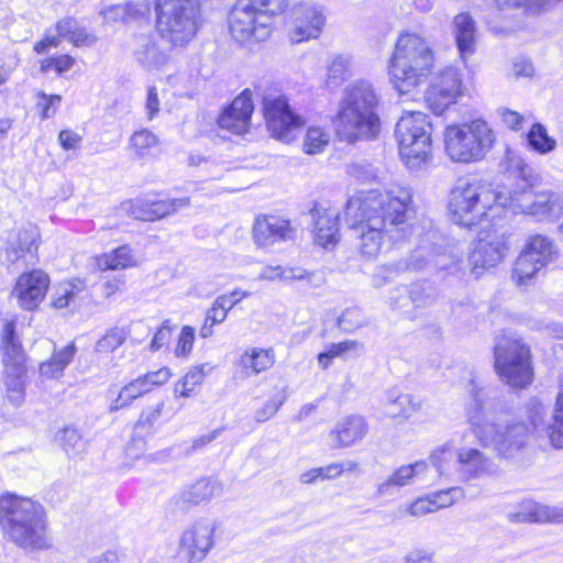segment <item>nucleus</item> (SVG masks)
Segmentation results:
<instances>
[{
    "mask_svg": "<svg viewBox=\"0 0 563 563\" xmlns=\"http://www.w3.org/2000/svg\"><path fill=\"white\" fill-rule=\"evenodd\" d=\"M470 395L466 405L470 428L483 446L494 449L499 455L511 456L544 428L545 407L536 397L525 404L518 418H509L506 406L488 399L474 382Z\"/></svg>",
    "mask_w": 563,
    "mask_h": 563,
    "instance_id": "nucleus-1",
    "label": "nucleus"
},
{
    "mask_svg": "<svg viewBox=\"0 0 563 563\" xmlns=\"http://www.w3.org/2000/svg\"><path fill=\"white\" fill-rule=\"evenodd\" d=\"M415 214L411 194L399 189L397 194L352 197L345 205V221L364 257H375L384 236L393 242L405 239L411 231L409 221Z\"/></svg>",
    "mask_w": 563,
    "mask_h": 563,
    "instance_id": "nucleus-2",
    "label": "nucleus"
},
{
    "mask_svg": "<svg viewBox=\"0 0 563 563\" xmlns=\"http://www.w3.org/2000/svg\"><path fill=\"white\" fill-rule=\"evenodd\" d=\"M0 527L4 536L25 550L51 548L44 506L30 497L13 493L0 496Z\"/></svg>",
    "mask_w": 563,
    "mask_h": 563,
    "instance_id": "nucleus-3",
    "label": "nucleus"
},
{
    "mask_svg": "<svg viewBox=\"0 0 563 563\" xmlns=\"http://www.w3.org/2000/svg\"><path fill=\"white\" fill-rule=\"evenodd\" d=\"M378 97L371 82L357 80L344 89L336 114L335 130L339 139L353 144L373 140L380 131Z\"/></svg>",
    "mask_w": 563,
    "mask_h": 563,
    "instance_id": "nucleus-4",
    "label": "nucleus"
},
{
    "mask_svg": "<svg viewBox=\"0 0 563 563\" xmlns=\"http://www.w3.org/2000/svg\"><path fill=\"white\" fill-rule=\"evenodd\" d=\"M512 164L519 172L521 183L507 195L494 192L483 185L460 181L450 194L449 210L452 220L459 225L470 228L484 218L495 205L509 208L512 211L511 195L516 190H521L523 186H528L530 176V167L521 158H514Z\"/></svg>",
    "mask_w": 563,
    "mask_h": 563,
    "instance_id": "nucleus-5",
    "label": "nucleus"
},
{
    "mask_svg": "<svg viewBox=\"0 0 563 563\" xmlns=\"http://www.w3.org/2000/svg\"><path fill=\"white\" fill-rule=\"evenodd\" d=\"M433 52L429 43L416 33H402L395 47L389 74L399 93L421 85L432 71Z\"/></svg>",
    "mask_w": 563,
    "mask_h": 563,
    "instance_id": "nucleus-6",
    "label": "nucleus"
},
{
    "mask_svg": "<svg viewBox=\"0 0 563 563\" xmlns=\"http://www.w3.org/2000/svg\"><path fill=\"white\" fill-rule=\"evenodd\" d=\"M156 27L173 48L186 47L203 25L200 0H156Z\"/></svg>",
    "mask_w": 563,
    "mask_h": 563,
    "instance_id": "nucleus-7",
    "label": "nucleus"
},
{
    "mask_svg": "<svg viewBox=\"0 0 563 563\" xmlns=\"http://www.w3.org/2000/svg\"><path fill=\"white\" fill-rule=\"evenodd\" d=\"M494 366L511 387L526 388L533 380L530 347L515 333L503 332L495 338Z\"/></svg>",
    "mask_w": 563,
    "mask_h": 563,
    "instance_id": "nucleus-8",
    "label": "nucleus"
},
{
    "mask_svg": "<svg viewBox=\"0 0 563 563\" xmlns=\"http://www.w3.org/2000/svg\"><path fill=\"white\" fill-rule=\"evenodd\" d=\"M495 141L493 130L482 119L449 125L444 134L445 152L453 162L457 163L483 159Z\"/></svg>",
    "mask_w": 563,
    "mask_h": 563,
    "instance_id": "nucleus-9",
    "label": "nucleus"
},
{
    "mask_svg": "<svg viewBox=\"0 0 563 563\" xmlns=\"http://www.w3.org/2000/svg\"><path fill=\"white\" fill-rule=\"evenodd\" d=\"M432 124L420 111L405 113L397 122L395 135L399 153L409 168L419 167L431 153Z\"/></svg>",
    "mask_w": 563,
    "mask_h": 563,
    "instance_id": "nucleus-10",
    "label": "nucleus"
},
{
    "mask_svg": "<svg viewBox=\"0 0 563 563\" xmlns=\"http://www.w3.org/2000/svg\"><path fill=\"white\" fill-rule=\"evenodd\" d=\"M1 347L5 367V393L8 399L20 405L24 399V352L15 334L14 320L7 321L1 332Z\"/></svg>",
    "mask_w": 563,
    "mask_h": 563,
    "instance_id": "nucleus-11",
    "label": "nucleus"
},
{
    "mask_svg": "<svg viewBox=\"0 0 563 563\" xmlns=\"http://www.w3.org/2000/svg\"><path fill=\"white\" fill-rule=\"evenodd\" d=\"M510 205L514 213H527L538 221H554L563 216V195L553 191L534 192L528 180V186L511 195ZM563 233V222L560 225Z\"/></svg>",
    "mask_w": 563,
    "mask_h": 563,
    "instance_id": "nucleus-12",
    "label": "nucleus"
},
{
    "mask_svg": "<svg viewBox=\"0 0 563 563\" xmlns=\"http://www.w3.org/2000/svg\"><path fill=\"white\" fill-rule=\"evenodd\" d=\"M271 23L268 14L252 9L247 0H239L229 16L230 33L241 44L266 40Z\"/></svg>",
    "mask_w": 563,
    "mask_h": 563,
    "instance_id": "nucleus-13",
    "label": "nucleus"
},
{
    "mask_svg": "<svg viewBox=\"0 0 563 563\" xmlns=\"http://www.w3.org/2000/svg\"><path fill=\"white\" fill-rule=\"evenodd\" d=\"M263 111L272 135L285 143L295 137V132L303 125V120L288 106L284 96L263 97Z\"/></svg>",
    "mask_w": 563,
    "mask_h": 563,
    "instance_id": "nucleus-14",
    "label": "nucleus"
},
{
    "mask_svg": "<svg viewBox=\"0 0 563 563\" xmlns=\"http://www.w3.org/2000/svg\"><path fill=\"white\" fill-rule=\"evenodd\" d=\"M216 525L208 519H199L183 532L179 547L190 562H201L214 545Z\"/></svg>",
    "mask_w": 563,
    "mask_h": 563,
    "instance_id": "nucleus-15",
    "label": "nucleus"
},
{
    "mask_svg": "<svg viewBox=\"0 0 563 563\" xmlns=\"http://www.w3.org/2000/svg\"><path fill=\"white\" fill-rule=\"evenodd\" d=\"M455 470L463 482L483 479L497 474L494 460L476 448L462 446L455 451Z\"/></svg>",
    "mask_w": 563,
    "mask_h": 563,
    "instance_id": "nucleus-16",
    "label": "nucleus"
},
{
    "mask_svg": "<svg viewBox=\"0 0 563 563\" xmlns=\"http://www.w3.org/2000/svg\"><path fill=\"white\" fill-rule=\"evenodd\" d=\"M463 93V85L461 75L456 68L448 67L438 77L427 93V101L430 109L437 115L452 103Z\"/></svg>",
    "mask_w": 563,
    "mask_h": 563,
    "instance_id": "nucleus-17",
    "label": "nucleus"
},
{
    "mask_svg": "<svg viewBox=\"0 0 563 563\" xmlns=\"http://www.w3.org/2000/svg\"><path fill=\"white\" fill-rule=\"evenodd\" d=\"M221 481L214 477H201L190 485L184 486L173 497V503L181 510L210 503L223 494Z\"/></svg>",
    "mask_w": 563,
    "mask_h": 563,
    "instance_id": "nucleus-18",
    "label": "nucleus"
},
{
    "mask_svg": "<svg viewBox=\"0 0 563 563\" xmlns=\"http://www.w3.org/2000/svg\"><path fill=\"white\" fill-rule=\"evenodd\" d=\"M38 238L40 232L36 227L32 224L23 227L12 241L0 250V263L8 269L20 273L24 268V254L32 253L33 247L37 250Z\"/></svg>",
    "mask_w": 563,
    "mask_h": 563,
    "instance_id": "nucleus-19",
    "label": "nucleus"
},
{
    "mask_svg": "<svg viewBox=\"0 0 563 563\" xmlns=\"http://www.w3.org/2000/svg\"><path fill=\"white\" fill-rule=\"evenodd\" d=\"M505 250L506 244L503 236L492 233L481 235L470 255L474 277L479 278L484 269L495 267L500 263Z\"/></svg>",
    "mask_w": 563,
    "mask_h": 563,
    "instance_id": "nucleus-20",
    "label": "nucleus"
},
{
    "mask_svg": "<svg viewBox=\"0 0 563 563\" xmlns=\"http://www.w3.org/2000/svg\"><path fill=\"white\" fill-rule=\"evenodd\" d=\"M290 221L276 216H260L253 225V239L258 247L267 249L295 239Z\"/></svg>",
    "mask_w": 563,
    "mask_h": 563,
    "instance_id": "nucleus-21",
    "label": "nucleus"
},
{
    "mask_svg": "<svg viewBox=\"0 0 563 563\" xmlns=\"http://www.w3.org/2000/svg\"><path fill=\"white\" fill-rule=\"evenodd\" d=\"M325 22L322 9L317 5L299 4L294 9V29L290 38L300 43L320 35Z\"/></svg>",
    "mask_w": 563,
    "mask_h": 563,
    "instance_id": "nucleus-22",
    "label": "nucleus"
},
{
    "mask_svg": "<svg viewBox=\"0 0 563 563\" xmlns=\"http://www.w3.org/2000/svg\"><path fill=\"white\" fill-rule=\"evenodd\" d=\"M253 109L251 92L244 90L224 109L218 119V124L221 129L234 134H243L249 130Z\"/></svg>",
    "mask_w": 563,
    "mask_h": 563,
    "instance_id": "nucleus-23",
    "label": "nucleus"
},
{
    "mask_svg": "<svg viewBox=\"0 0 563 563\" xmlns=\"http://www.w3.org/2000/svg\"><path fill=\"white\" fill-rule=\"evenodd\" d=\"M368 432V426L361 416H349L341 419L330 435L336 448H349L362 441Z\"/></svg>",
    "mask_w": 563,
    "mask_h": 563,
    "instance_id": "nucleus-24",
    "label": "nucleus"
},
{
    "mask_svg": "<svg viewBox=\"0 0 563 563\" xmlns=\"http://www.w3.org/2000/svg\"><path fill=\"white\" fill-rule=\"evenodd\" d=\"M428 471V464L419 461L408 465H401L396 468L393 474L378 485V494L390 495L395 489L415 484L422 481L424 473Z\"/></svg>",
    "mask_w": 563,
    "mask_h": 563,
    "instance_id": "nucleus-25",
    "label": "nucleus"
},
{
    "mask_svg": "<svg viewBox=\"0 0 563 563\" xmlns=\"http://www.w3.org/2000/svg\"><path fill=\"white\" fill-rule=\"evenodd\" d=\"M453 33L457 49L463 58L472 55L475 51L476 22L467 12L459 13L453 20Z\"/></svg>",
    "mask_w": 563,
    "mask_h": 563,
    "instance_id": "nucleus-26",
    "label": "nucleus"
},
{
    "mask_svg": "<svg viewBox=\"0 0 563 563\" xmlns=\"http://www.w3.org/2000/svg\"><path fill=\"white\" fill-rule=\"evenodd\" d=\"M317 242L327 247L334 244L339 233V214L335 211L318 209L311 211Z\"/></svg>",
    "mask_w": 563,
    "mask_h": 563,
    "instance_id": "nucleus-27",
    "label": "nucleus"
},
{
    "mask_svg": "<svg viewBox=\"0 0 563 563\" xmlns=\"http://www.w3.org/2000/svg\"><path fill=\"white\" fill-rule=\"evenodd\" d=\"M136 60L145 69L159 68L167 62L165 49L150 35H141L134 49Z\"/></svg>",
    "mask_w": 563,
    "mask_h": 563,
    "instance_id": "nucleus-28",
    "label": "nucleus"
},
{
    "mask_svg": "<svg viewBox=\"0 0 563 563\" xmlns=\"http://www.w3.org/2000/svg\"><path fill=\"white\" fill-rule=\"evenodd\" d=\"M190 206L189 197H183L179 199H167V200H145L141 202L140 209L141 214L137 218H142L146 221H153L170 216L184 208Z\"/></svg>",
    "mask_w": 563,
    "mask_h": 563,
    "instance_id": "nucleus-29",
    "label": "nucleus"
},
{
    "mask_svg": "<svg viewBox=\"0 0 563 563\" xmlns=\"http://www.w3.org/2000/svg\"><path fill=\"white\" fill-rule=\"evenodd\" d=\"M518 516L526 521L560 523L563 521V506H548L526 500L521 504Z\"/></svg>",
    "mask_w": 563,
    "mask_h": 563,
    "instance_id": "nucleus-30",
    "label": "nucleus"
},
{
    "mask_svg": "<svg viewBox=\"0 0 563 563\" xmlns=\"http://www.w3.org/2000/svg\"><path fill=\"white\" fill-rule=\"evenodd\" d=\"M239 363L246 375H258L274 365L275 353L272 349L252 347L241 355Z\"/></svg>",
    "mask_w": 563,
    "mask_h": 563,
    "instance_id": "nucleus-31",
    "label": "nucleus"
},
{
    "mask_svg": "<svg viewBox=\"0 0 563 563\" xmlns=\"http://www.w3.org/2000/svg\"><path fill=\"white\" fill-rule=\"evenodd\" d=\"M405 292H408V296L397 299L393 303V307L394 309L400 310L402 314L409 319H416L418 317L416 312L408 309L409 305H412L415 308H421L434 301L433 295L427 292L423 284H410V288L406 287Z\"/></svg>",
    "mask_w": 563,
    "mask_h": 563,
    "instance_id": "nucleus-32",
    "label": "nucleus"
},
{
    "mask_svg": "<svg viewBox=\"0 0 563 563\" xmlns=\"http://www.w3.org/2000/svg\"><path fill=\"white\" fill-rule=\"evenodd\" d=\"M214 366L210 363H202L192 366L186 375L174 386L176 397L188 398L197 393L198 387L203 379L213 371Z\"/></svg>",
    "mask_w": 563,
    "mask_h": 563,
    "instance_id": "nucleus-33",
    "label": "nucleus"
},
{
    "mask_svg": "<svg viewBox=\"0 0 563 563\" xmlns=\"http://www.w3.org/2000/svg\"><path fill=\"white\" fill-rule=\"evenodd\" d=\"M420 408V402L409 394H400L396 390L388 393L385 404V412L391 418H409Z\"/></svg>",
    "mask_w": 563,
    "mask_h": 563,
    "instance_id": "nucleus-34",
    "label": "nucleus"
},
{
    "mask_svg": "<svg viewBox=\"0 0 563 563\" xmlns=\"http://www.w3.org/2000/svg\"><path fill=\"white\" fill-rule=\"evenodd\" d=\"M76 353V346L70 343L59 351H55L52 357L40 365V374L45 378L59 377L65 368L73 361Z\"/></svg>",
    "mask_w": 563,
    "mask_h": 563,
    "instance_id": "nucleus-35",
    "label": "nucleus"
},
{
    "mask_svg": "<svg viewBox=\"0 0 563 563\" xmlns=\"http://www.w3.org/2000/svg\"><path fill=\"white\" fill-rule=\"evenodd\" d=\"M137 263L132 249L128 245H122L111 253L103 254L96 257V264L101 271L107 269H124L135 266Z\"/></svg>",
    "mask_w": 563,
    "mask_h": 563,
    "instance_id": "nucleus-36",
    "label": "nucleus"
},
{
    "mask_svg": "<svg viewBox=\"0 0 563 563\" xmlns=\"http://www.w3.org/2000/svg\"><path fill=\"white\" fill-rule=\"evenodd\" d=\"M56 32L75 46H90L96 37L89 34L75 19L66 18L56 23Z\"/></svg>",
    "mask_w": 563,
    "mask_h": 563,
    "instance_id": "nucleus-37",
    "label": "nucleus"
},
{
    "mask_svg": "<svg viewBox=\"0 0 563 563\" xmlns=\"http://www.w3.org/2000/svg\"><path fill=\"white\" fill-rule=\"evenodd\" d=\"M48 284H15L13 295L23 309L33 310L43 300Z\"/></svg>",
    "mask_w": 563,
    "mask_h": 563,
    "instance_id": "nucleus-38",
    "label": "nucleus"
},
{
    "mask_svg": "<svg viewBox=\"0 0 563 563\" xmlns=\"http://www.w3.org/2000/svg\"><path fill=\"white\" fill-rule=\"evenodd\" d=\"M544 267L545 265L537 257L523 250L514 264L512 277L517 278V282L539 277L542 276L541 272Z\"/></svg>",
    "mask_w": 563,
    "mask_h": 563,
    "instance_id": "nucleus-39",
    "label": "nucleus"
},
{
    "mask_svg": "<svg viewBox=\"0 0 563 563\" xmlns=\"http://www.w3.org/2000/svg\"><path fill=\"white\" fill-rule=\"evenodd\" d=\"M547 433L552 446L563 448V385L560 386L556 395L552 423L547 428Z\"/></svg>",
    "mask_w": 563,
    "mask_h": 563,
    "instance_id": "nucleus-40",
    "label": "nucleus"
},
{
    "mask_svg": "<svg viewBox=\"0 0 563 563\" xmlns=\"http://www.w3.org/2000/svg\"><path fill=\"white\" fill-rule=\"evenodd\" d=\"M523 250L537 257L544 265H547L556 253V246L553 240L542 234L530 236Z\"/></svg>",
    "mask_w": 563,
    "mask_h": 563,
    "instance_id": "nucleus-41",
    "label": "nucleus"
},
{
    "mask_svg": "<svg viewBox=\"0 0 563 563\" xmlns=\"http://www.w3.org/2000/svg\"><path fill=\"white\" fill-rule=\"evenodd\" d=\"M527 142L533 151L540 154L550 153L556 145V141L549 136L547 129L541 123L532 125L527 134Z\"/></svg>",
    "mask_w": 563,
    "mask_h": 563,
    "instance_id": "nucleus-42",
    "label": "nucleus"
},
{
    "mask_svg": "<svg viewBox=\"0 0 563 563\" xmlns=\"http://www.w3.org/2000/svg\"><path fill=\"white\" fill-rule=\"evenodd\" d=\"M287 389L288 388L285 385L279 388H275V391L271 398L263 405L262 408L255 411L254 419L256 422H265L276 415V412L288 398Z\"/></svg>",
    "mask_w": 563,
    "mask_h": 563,
    "instance_id": "nucleus-43",
    "label": "nucleus"
},
{
    "mask_svg": "<svg viewBox=\"0 0 563 563\" xmlns=\"http://www.w3.org/2000/svg\"><path fill=\"white\" fill-rule=\"evenodd\" d=\"M352 59L347 55H338L328 67V85L339 86L351 77Z\"/></svg>",
    "mask_w": 563,
    "mask_h": 563,
    "instance_id": "nucleus-44",
    "label": "nucleus"
},
{
    "mask_svg": "<svg viewBox=\"0 0 563 563\" xmlns=\"http://www.w3.org/2000/svg\"><path fill=\"white\" fill-rule=\"evenodd\" d=\"M431 267V262L427 257L423 249L417 250L409 260H402L397 263H391L387 269L395 273L401 272H419Z\"/></svg>",
    "mask_w": 563,
    "mask_h": 563,
    "instance_id": "nucleus-45",
    "label": "nucleus"
},
{
    "mask_svg": "<svg viewBox=\"0 0 563 563\" xmlns=\"http://www.w3.org/2000/svg\"><path fill=\"white\" fill-rule=\"evenodd\" d=\"M368 324L369 319L357 307L345 309L338 319L339 328L347 333H353L361 328L367 327Z\"/></svg>",
    "mask_w": 563,
    "mask_h": 563,
    "instance_id": "nucleus-46",
    "label": "nucleus"
},
{
    "mask_svg": "<svg viewBox=\"0 0 563 563\" xmlns=\"http://www.w3.org/2000/svg\"><path fill=\"white\" fill-rule=\"evenodd\" d=\"M125 339L126 334L123 329H110L102 338L97 341L95 351L100 357L108 356L119 346H121Z\"/></svg>",
    "mask_w": 563,
    "mask_h": 563,
    "instance_id": "nucleus-47",
    "label": "nucleus"
},
{
    "mask_svg": "<svg viewBox=\"0 0 563 563\" xmlns=\"http://www.w3.org/2000/svg\"><path fill=\"white\" fill-rule=\"evenodd\" d=\"M58 441L68 456H80L86 451V442L74 428H65L58 435Z\"/></svg>",
    "mask_w": 563,
    "mask_h": 563,
    "instance_id": "nucleus-48",
    "label": "nucleus"
},
{
    "mask_svg": "<svg viewBox=\"0 0 563 563\" xmlns=\"http://www.w3.org/2000/svg\"><path fill=\"white\" fill-rule=\"evenodd\" d=\"M130 143L136 156L145 157L158 145V139L153 132L144 129L135 132L131 136Z\"/></svg>",
    "mask_w": 563,
    "mask_h": 563,
    "instance_id": "nucleus-49",
    "label": "nucleus"
},
{
    "mask_svg": "<svg viewBox=\"0 0 563 563\" xmlns=\"http://www.w3.org/2000/svg\"><path fill=\"white\" fill-rule=\"evenodd\" d=\"M305 271L301 268H283L282 266H265L261 269L260 278L262 280L274 282L280 279L282 282H289L294 279H302Z\"/></svg>",
    "mask_w": 563,
    "mask_h": 563,
    "instance_id": "nucleus-50",
    "label": "nucleus"
},
{
    "mask_svg": "<svg viewBox=\"0 0 563 563\" xmlns=\"http://www.w3.org/2000/svg\"><path fill=\"white\" fill-rule=\"evenodd\" d=\"M329 144V135L320 128H309L307 130L302 148L303 152L310 155H316L323 152L324 147Z\"/></svg>",
    "mask_w": 563,
    "mask_h": 563,
    "instance_id": "nucleus-51",
    "label": "nucleus"
},
{
    "mask_svg": "<svg viewBox=\"0 0 563 563\" xmlns=\"http://www.w3.org/2000/svg\"><path fill=\"white\" fill-rule=\"evenodd\" d=\"M164 406V401H158L144 408L135 423V432H150L161 419Z\"/></svg>",
    "mask_w": 563,
    "mask_h": 563,
    "instance_id": "nucleus-52",
    "label": "nucleus"
},
{
    "mask_svg": "<svg viewBox=\"0 0 563 563\" xmlns=\"http://www.w3.org/2000/svg\"><path fill=\"white\" fill-rule=\"evenodd\" d=\"M329 346L331 347L332 355L342 358L358 357L365 350L364 343L357 340H345L339 343H332Z\"/></svg>",
    "mask_w": 563,
    "mask_h": 563,
    "instance_id": "nucleus-53",
    "label": "nucleus"
},
{
    "mask_svg": "<svg viewBox=\"0 0 563 563\" xmlns=\"http://www.w3.org/2000/svg\"><path fill=\"white\" fill-rule=\"evenodd\" d=\"M434 510L449 507L455 501L464 498V490L461 487H451L429 495Z\"/></svg>",
    "mask_w": 563,
    "mask_h": 563,
    "instance_id": "nucleus-54",
    "label": "nucleus"
},
{
    "mask_svg": "<svg viewBox=\"0 0 563 563\" xmlns=\"http://www.w3.org/2000/svg\"><path fill=\"white\" fill-rule=\"evenodd\" d=\"M37 98L36 109L41 113V119L46 120L55 115L62 101V97L59 95H46L41 91L37 93Z\"/></svg>",
    "mask_w": 563,
    "mask_h": 563,
    "instance_id": "nucleus-55",
    "label": "nucleus"
},
{
    "mask_svg": "<svg viewBox=\"0 0 563 563\" xmlns=\"http://www.w3.org/2000/svg\"><path fill=\"white\" fill-rule=\"evenodd\" d=\"M80 291L76 284H59L52 299V305L56 309H63L69 306L76 294Z\"/></svg>",
    "mask_w": 563,
    "mask_h": 563,
    "instance_id": "nucleus-56",
    "label": "nucleus"
},
{
    "mask_svg": "<svg viewBox=\"0 0 563 563\" xmlns=\"http://www.w3.org/2000/svg\"><path fill=\"white\" fill-rule=\"evenodd\" d=\"M251 8L257 12L268 14L269 20L276 14L285 11L288 0H247Z\"/></svg>",
    "mask_w": 563,
    "mask_h": 563,
    "instance_id": "nucleus-57",
    "label": "nucleus"
},
{
    "mask_svg": "<svg viewBox=\"0 0 563 563\" xmlns=\"http://www.w3.org/2000/svg\"><path fill=\"white\" fill-rule=\"evenodd\" d=\"M195 341V329L190 325H185L178 336L175 355L177 357H187L192 350Z\"/></svg>",
    "mask_w": 563,
    "mask_h": 563,
    "instance_id": "nucleus-58",
    "label": "nucleus"
},
{
    "mask_svg": "<svg viewBox=\"0 0 563 563\" xmlns=\"http://www.w3.org/2000/svg\"><path fill=\"white\" fill-rule=\"evenodd\" d=\"M75 63V59L69 55H59L42 60L41 69L48 71L54 68L57 74H63L69 70Z\"/></svg>",
    "mask_w": 563,
    "mask_h": 563,
    "instance_id": "nucleus-59",
    "label": "nucleus"
},
{
    "mask_svg": "<svg viewBox=\"0 0 563 563\" xmlns=\"http://www.w3.org/2000/svg\"><path fill=\"white\" fill-rule=\"evenodd\" d=\"M172 331L173 328L170 325V322L168 320H165L161 328L156 331L151 342V349L156 351L164 346L165 344H167L170 341Z\"/></svg>",
    "mask_w": 563,
    "mask_h": 563,
    "instance_id": "nucleus-60",
    "label": "nucleus"
},
{
    "mask_svg": "<svg viewBox=\"0 0 563 563\" xmlns=\"http://www.w3.org/2000/svg\"><path fill=\"white\" fill-rule=\"evenodd\" d=\"M407 511L415 517H420L429 512H433L434 506L432 505L430 497L418 498L407 507Z\"/></svg>",
    "mask_w": 563,
    "mask_h": 563,
    "instance_id": "nucleus-61",
    "label": "nucleus"
},
{
    "mask_svg": "<svg viewBox=\"0 0 563 563\" xmlns=\"http://www.w3.org/2000/svg\"><path fill=\"white\" fill-rule=\"evenodd\" d=\"M452 457L451 450L448 445H443L442 448L434 451L430 457L434 467H437L440 475L444 474L445 462H448Z\"/></svg>",
    "mask_w": 563,
    "mask_h": 563,
    "instance_id": "nucleus-62",
    "label": "nucleus"
},
{
    "mask_svg": "<svg viewBox=\"0 0 563 563\" xmlns=\"http://www.w3.org/2000/svg\"><path fill=\"white\" fill-rule=\"evenodd\" d=\"M58 141L64 150H75L81 143L82 137L71 130H63L58 134Z\"/></svg>",
    "mask_w": 563,
    "mask_h": 563,
    "instance_id": "nucleus-63",
    "label": "nucleus"
},
{
    "mask_svg": "<svg viewBox=\"0 0 563 563\" xmlns=\"http://www.w3.org/2000/svg\"><path fill=\"white\" fill-rule=\"evenodd\" d=\"M499 117L503 122L511 130L521 129V123L523 121V117L517 112L506 108H501L498 110Z\"/></svg>",
    "mask_w": 563,
    "mask_h": 563,
    "instance_id": "nucleus-64",
    "label": "nucleus"
}]
</instances>
